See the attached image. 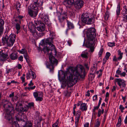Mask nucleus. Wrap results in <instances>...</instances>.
Returning a JSON list of instances; mask_svg holds the SVG:
<instances>
[{"label":"nucleus","instance_id":"obj_2","mask_svg":"<svg viewBox=\"0 0 127 127\" xmlns=\"http://www.w3.org/2000/svg\"><path fill=\"white\" fill-rule=\"evenodd\" d=\"M41 17V21L43 23L40 21H36L35 23V27L37 29L39 32H42L44 31L45 29L44 24L49 25L50 22L49 19V16L45 13H43L40 14Z\"/></svg>","mask_w":127,"mask_h":127},{"label":"nucleus","instance_id":"obj_51","mask_svg":"<svg viewBox=\"0 0 127 127\" xmlns=\"http://www.w3.org/2000/svg\"><path fill=\"white\" fill-rule=\"evenodd\" d=\"M118 60V58H117L116 56L115 55L113 56V60L114 61L116 62Z\"/></svg>","mask_w":127,"mask_h":127},{"label":"nucleus","instance_id":"obj_59","mask_svg":"<svg viewBox=\"0 0 127 127\" xmlns=\"http://www.w3.org/2000/svg\"><path fill=\"white\" fill-rule=\"evenodd\" d=\"M121 73V71L119 70H117L116 71V73L120 75Z\"/></svg>","mask_w":127,"mask_h":127},{"label":"nucleus","instance_id":"obj_63","mask_svg":"<svg viewBox=\"0 0 127 127\" xmlns=\"http://www.w3.org/2000/svg\"><path fill=\"white\" fill-rule=\"evenodd\" d=\"M33 85V84L32 83V80H31L30 81V83L28 85L29 86H31Z\"/></svg>","mask_w":127,"mask_h":127},{"label":"nucleus","instance_id":"obj_31","mask_svg":"<svg viewBox=\"0 0 127 127\" xmlns=\"http://www.w3.org/2000/svg\"><path fill=\"white\" fill-rule=\"evenodd\" d=\"M101 108L102 109V110L100 109H99L98 110L97 114V116L98 117H100L101 114H102L104 113V110L102 108V107H101Z\"/></svg>","mask_w":127,"mask_h":127},{"label":"nucleus","instance_id":"obj_26","mask_svg":"<svg viewBox=\"0 0 127 127\" xmlns=\"http://www.w3.org/2000/svg\"><path fill=\"white\" fill-rule=\"evenodd\" d=\"M66 22L67 23L68 27L69 29H72L74 28V25L72 23L68 21L67 20H66Z\"/></svg>","mask_w":127,"mask_h":127},{"label":"nucleus","instance_id":"obj_20","mask_svg":"<svg viewBox=\"0 0 127 127\" xmlns=\"http://www.w3.org/2000/svg\"><path fill=\"white\" fill-rule=\"evenodd\" d=\"M54 38L52 37L51 38H48L46 39L45 43V44H46V46L47 45H49L51 43H53V39Z\"/></svg>","mask_w":127,"mask_h":127},{"label":"nucleus","instance_id":"obj_29","mask_svg":"<svg viewBox=\"0 0 127 127\" xmlns=\"http://www.w3.org/2000/svg\"><path fill=\"white\" fill-rule=\"evenodd\" d=\"M23 127H33L32 124L30 122L27 123Z\"/></svg>","mask_w":127,"mask_h":127},{"label":"nucleus","instance_id":"obj_8","mask_svg":"<svg viewBox=\"0 0 127 127\" xmlns=\"http://www.w3.org/2000/svg\"><path fill=\"white\" fill-rule=\"evenodd\" d=\"M41 43V46L43 47V50L45 53L46 52H48L50 50H52L55 49V46L52 44V43H51L49 45V46L48 47L47 46H46V44H45V41L44 40H42Z\"/></svg>","mask_w":127,"mask_h":127},{"label":"nucleus","instance_id":"obj_50","mask_svg":"<svg viewBox=\"0 0 127 127\" xmlns=\"http://www.w3.org/2000/svg\"><path fill=\"white\" fill-rule=\"evenodd\" d=\"M53 127H59L58 126V121L57 122L53 124Z\"/></svg>","mask_w":127,"mask_h":127},{"label":"nucleus","instance_id":"obj_42","mask_svg":"<svg viewBox=\"0 0 127 127\" xmlns=\"http://www.w3.org/2000/svg\"><path fill=\"white\" fill-rule=\"evenodd\" d=\"M31 75V73L30 71L29 72L27 73L26 74V77L27 79H28L30 78V76Z\"/></svg>","mask_w":127,"mask_h":127},{"label":"nucleus","instance_id":"obj_46","mask_svg":"<svg viewBox=\"0 0 127 127\" xmlns=\"http://www.w3.org/2000/svg\"><path fill=\"white\" fill-rule=\"evenodd\" d=\"M115 43L114 42H109L108 43V45L109 46L112 47L115 46Z\"/></svg>","mask_w":127,"mask_h":127},{"label":"nucleus","instance_id":"obj_36","mask_svg":"<svg viewBox=\"0 0 127 127\" xmlns=\"http://www.w3.org/2000/svg\"><path fill=\"white\" fill-rule=\"evenodd\" d=\"M34 104L33 102H32L29 103L28 105H27L28 106L29 108H32L33 107Z\"/></svg>","mask_w":127,"mask_h":127},{"label":"nucleus","instance_id":"obj_19","mask_svg":"<svg viewBox=\"0 0 127 127\" xmlns=\"http://www.w3.org/2000/svg\"><path fill=\"white\" fill-rule=\"evenodd\" d=\"M7 54H3L0 57V63H3V61H5L8 58Z\"/></svg>","mask_w":127,"mask_h":127},{"label":"nucleus","instance_id":"obj_5","mask_svg":"<svg viewBox=\"0 0 127 127\" xmlns=\"http://www.w3.org/2000/svg\"><path fill=\"white\" fill-rule=\"evenodd\" d=\"M70 72L71 73L67 76V79L68 81L71 83H76L77 81V79L78 77L80 76L81 78H83V76H82L79 74L77 70L71 69L70 71Z\"/></svg>","mask_w":127,"mask_h":127},{"label":"nucleus","instance_id":"obj_38","mask_svg":"<svg viewBox=\"0 0 127 127\" xmlns=\"http://www.w3.org/2000/svg\"><path fill=\"white\" fill-rule=\"evenodd\" d=\"M24 56L27 62H29V56L28 55L27 53L24 55Z\"/></svg>","mask_w":127,"mask_h":127},{"label":"nucleus","instance_id":"obj_52","mask_svg":"<svg viewBox=\"0 0 127 127\" xmlns=\"http://www.w3.org/2000/svg\"><path fill=\"white\" fill-rule=\"evenodd\" d=\"M91 46L89 47H90V50L91 52H93L94 51V47H91V46H92V45Z\"/></svg>","mask_w":127,"mask_h":127},{"label":"nucleus","instance_id":"obj_9","mask_svg":"<svg viewBox=\"0 0 127 127\" xmlns=\"http://www.w3.org/2000/svg\"><path fill=\"white\" fill-rule=\"evenodd\" d=\"M16 119L19 122L22 121L25 123L27 121V117L26 115L21 112L18 113L17 116H15Z\"/></svg>","mask_w":127,"mask_h":127},{"label":"nucleus","instance_id":"obj_23","mask_svg":"<svg viewBox=\"0 0 127 127\" xmlns=\"http://www.w3.org/2000/svg\"><path fill=\"white\" fill-rule=\"evenodd\" d=\"M17 53H12L10 55V58L12 60H14L16 59L18 57Z\"/></svg>","mask_w":127,"mask_h":127},{"label":"nucleus","instance_id":"obj_13","mask_svg":"<svg viewBox=\"0 0 127 127\" xmlns=\"http://www.w3.org/2000/svg\"><path fill=\"white\" fill-rule=\"evenodd\" d=\"M84 3V2L82 1H77L74 4L75 7L77 9H79L82 7Z\"/></svg>","mask_w":127,"mask_h":127},{"label":"nucleus","instance_id":"obj_17","mask_svg":"<svg viewBox=\"0 0 127 127\" xmlns=\"http://www.w3.org/2000/svg\"><path fill=\"white\" fill-rule=\"evenodd\" d=\"M49 58L50 62L53 65L57 64V60L55 59L52 55L51 54L49 56Z\"/></svg>","mask_w":127,"mask_h":127},{"label":"nucleus","instance_id":"obj_24","mask_svg":"<svg viewBox=\"0 0 127 127\" xmlns=\"http://www.w3.org/2000/svg\"><path fill=\"white\" fill-rule=\"evenodd\" d=\"M118 60H121L123 57V53H122L120 50H119L118 51Z\"/></svg>","mask_w":127,"mask_h":127},{"label":"nucleus","instance_id":"obj_43","mask_svg":"<svg viewBox=\"0 0 127 127\" xmlns=\"http://www.w3.org/2000/svg\"><path fill=\"white\" fill-rule=\"evenodd\" d=\"M103 49L102 47L100 48L99 51L98 53V56L99 57H100L103 53Z\"/></svg>","mask_w":127,"mask_h":127},{"label":"nucleus","instance_id":"obj_45","mask_svg":"<svg viewBox=\"0 0 127 127\" xmlns=\"http://www.w3.org/2000/svg\"><path fill=\"white\" fill-rule=\"evenodd\" d=\"M111 54L109 52H107L106 53V55L105 56V58L107 60H108L109 58V57L110 56Z\"/></svg>","mask_w":127,"mask_h":127},{"label":"nucleus","instance_id":"obj_57","mask_svg":"<svg viewBox=\"0 0 127 127\" xmlns=\"http://www.w3.org/2000/svg\"><path fill=\"white\" fill-rule=\"evenodd\" d=\"M126 75V73L124 72H122V73H121L120 74V75L121 76H125Z\"/></svg>","mask_w":127,"mask_h":127},{"label":"nucleus","instance_id":"obj_15","mask_svg":"<svg viewBox=\"0 0 127 127\" xmlns=\"http://www.w3.org/2000/svg\"><path fill=\"white\" fill-rule=\"evenodd\" d=\"M122 15L124 20L126 21L127 20V8L126 6H125L123 8L122 11Z\"/></svg>","mask_w":127,"mask_h":127},{"label":"nucleus","instance_id":"obj_55","mask_svg":"<svg viewBox=\"0 0 127 127\" xmlns=\"http://www.w3.org/2000/svg\"><path fill=\"white\" fill-rule=\"evenodd\" d=\"M23 57L22 56H20L19 58V60L20 61H21L22 62L23 61Z\"/></svg>","mask_w":127,"mask_h":127},{"label":"nucleus","instance_id":"obj_21","mask_svg":"<svg viewBox=\"0 0 127 127\" xmlns=\"http://www.w3.org/2000/svg\"><path fill=\"white\" fill-rule=\"evenodd\" d=\"M87 106H86V104L84 103L81 104L80 106V109L82 111H86L87 109Z\"/></svg>","mask_w":127,"mask_h":127},{"label":"nucleus","instance_id":"obj_3","mask_svg":"<svg viewBox=\"0 0 127 127\" xmlns=\"http://www.w3.org/2000/svg\"><path fill=\"white\" fill-rule=\"evenodd\" d=\"M3 107L4 111L6 112V118L9 121L12 122V115L14 113V109L13 105L10 102L6 100L4 102Z\"/></svg>","mask_w":127,"mask_h":127},{"label":"nucleus","instance_id":"obj_12","mask_svg":"<svg viewBox=\"0 0 127 127\" xmlns=\"http://www.w3.org/2000/svg\"><path fill=\"white\" fill-rule=\"evenodd\" d=\"M115 81L117 83L120 88H125L126 87V82L123 79H122L120 78H116Z\"/></svg>","mask_w":127,"mask_h":127},{"label":"nucleus","instance_id":"obj_11","mask_svg":"<svg viewBox=\"0 0 127 127\" xmlns=\"http://www.w3.org/2000/svg\"><path fill=\"white\" fill-rule=\"evenodd\" d=\"M33 95L36 101H42L43 100V93L41 92H34Z\"/></svg>","mask_w":127,"mask_h":127},{"label":"nucleus","instance_id":"obj_28","mask_svg":"<svg viewBox=\"0 0 127 127\" xmlns=\"http://www.w3.org/2000/svg\"><path fill=\"white\" fill-rule=\"evenodd\" d=\"M19 52L20 53L23 54L24 55L27 53V50L25 48L22 49L21 50H19Z\"/></svg>","mask_w":127,"mask_h":127},{"label":"nucleus","instance_id":"obj_35","mask_svg":"<svg viewBox=\"0 0 127 127\" xmlns=\"http://www.w3.org/2000/svg\"><path fill=\"white\" fill-rule=\"evenodd\" d=\"M109 12L107 11L104 15V18L105 20H108V19L109 16Z\"/></svg>","mask_w":127,"mask_h":127},{"label":"nucleus","instance_id":"obj_58","mask_svg":"<svg viewBox=\"0 0 127 127\" xmlns=\"http://www.w3.org/2000/svg\"><path fill=\"white\" fill-rule=\"evenodd\" d=\"M35 88V86H33L32 87H28V89L29 90H30V89H31L32 90H33V89H34Z\"/></svg>","mask_w":127,"mask_h":127},{"label":"nucleus","instance_id":"obj_39","mask_svg":"<svg viewBox=\"0 0 127 127\" xmlns=\"http://www.w3.org/2000/svg\"><path fill=\"white\" fill-rule=\"evenodd\" d=\"M20 3L19 2H17L16 6V8L18 11L19 10V8L20 7Z\"/></svg>","mask_w":127,"mask_h":127},{"label":"nucleus","instance_id":"obj_37","mask_svg":"<svg viewBox=\"0 0 127 127\" xmlns=\"http://www.w3.org/2000/svg\"><path fill=\"white\" fill-rule=\"evenodd\" d=\"M80 118V117L76 116V120L75 121V124L76 126L78 125L79 120Z\"/></svg>","mask_w":127,"mask_h":127},{"label":"nucleus","instance_id":"obj_40","mask_svg":"<svg viewBox=\"0 0 127 127\" xmlns=\"http://www.w3.org/2000/svg\"><path fill=\"white\" fill-rule=\"evenodd\" d=\"M30 72L31 73V74L32 76V78L35 79V78H36V76L35 73L32 71H31Z\"/></svg>","mask_w":127,"mask_h":127},{"label":"nucleus","instance_id":"obj_56","mask_svg":"<svg viewBox=\"0 0 127 127\" xmlns=\"http://www.w3.org/2000/svg\"><path fill=\"white\" fill-rule=\"evenodd\" d=\"M80 68L81 71L82 72H83V74H84L85 72V70L84 68L83 67H81Z\"/></svg>","mask_w":127,"mask_h":127},{"label":"nucleus","instance_id":"obj_49","mask_svg":"<svg viewBox=\"0 0 127 127\" xmlns=\"http://www.w3.org/2000/svg\"><path fill=\"white\" fill-rule=\"evenodd\" d=\"M50 35L51 36H53L55 35V33L54 31H50Z\"/></svg>","mask_w":127,"mask_h":127},{"label":"nucleus","instance_id":"obj_18","mask_svg":"<svg viewBox=\"0 0 127 127\" xmlns=\"http://www.w3.org/2000/svg\"><path fill=\"white\" fill-rule=\"evenodd\" d=\"M17 105L16 104L15 107L16 110L17 111H22L23 112L26 111L28 110L29 109L28 106L26 105L25 106V107L23 108L21 110L20 108V107H18Z\"/></svg>","mask_w":127,"mask_h":127},{"label":"nucleus","instance_id":"obj_27","mask_svg":"<svg viewBox=\"0 0 127 127\" xmlns=\"http://www.w3.org/2000/svg\"><path fill=\"white\" fill-rule=\"evenodd\" d=\"M120 5L119 4H118L117 6V9L116 10V15L118 17L120 14Z\"/></svg>","mask_w":127,"mask_h":127},{"label":"nucleus","instance_id":"obj_61","mask_svg":"<svg viewBox=\"0 0 127 127\" xmlns=\"http://www.w3.org/2000/svg\"><path fill=\"white\" fill-rule=\"evenodd\" d=\"M124 122L125 124H127V115L125 117V119L124 120Z\"/></svg>","mask_w":127,"mask_h":127},{"label":"nucleus","instance_id":"obj_4","mask_svg":"<svg viewBox=\"0 0 127 127\" xmlns=\"http://www.w3.org/2000/svg\"><path fill=\"white\" fill-rule=\"evenodd\" d=\"M16 35L14 34L11 33L9 36L6 35L5 37H2V42L3 44H6L8 46H12L16 39Z\"/></svg>","mask_w":127,"mask_h":127},{"label":"nucleus","instance_id":"obj_14","mask_svg":"<svg viewBox=\"0 0 127 127\" xmlns=\"http://www.w3.org/2000/svg\"><path fill=\"white\" fill-rule=\"evenodd\" d=\"M43 0H33V3L31 4L33 5H35L37 7L42 5Z\"/></svg>","mask_w":127,"mask_h":127},{"label":"nucleus","instance_id":"obj_6","mask_svg":"<svg viewBox=\"0 0 127 127\" xmlns=\"http://www.w3.org/2000/svg\"><path fill=\"white\" fill-rule=\"evenodd\" d=\"M90 15L87 13H83L82 15L81 20L83 23L87 24H91L94 22L95 18L93 17L90 18Z\"/></svg>","mask_w":127,"mask_h":127},{"label":"nucleus","instance_id":"obj_53","mask_svg":"<svg viewBox=\"0 0 127 127\" xmlns=\"http://www.w3.org/2000/svg\"><path fill=\"white\" fill-rule=\"evenodd\" d=\"M97 95H95L93 97V99L94 101L97 100Z\"/></svg>","mask_w":127,"mask_h":127},{"label":"nucleus","instance_id":"obj_16","mask_svg":"<svg viewBox=\"0 0 127 127\" xmlns=\"http://www.w3.org/2000/svg\"><path fill=\"white\" fill-rule=\"evenodd\" d=\"M58 77L60 79L61 78L64 79L65 78L66 74L62 70H60L58 72Z\"/></svg>","mask_w":127,"mask_h":127},{"label":"nucleus","instance_id":"obj_25","mask_svg":"<svg viewBox=\"0 0 127 127\" xmlns=\"http://www.w3.org/2000/svg\"><path fill=\"white\" fill-rule=\"evenodd\" d=\"M122 121L121 117V116L119 117L118 122L116 124V127H119L121 125V122Z\"/></svg>","mask_w":127,"mask_h":127},{"label":"nucleus","instance_id":"obj_1","mask_svg":"<svg viewBox=\"0 0 127 127\" xmlns=\"http://www.w3.org/2000/svg\"><path fill=\"white\" fill-rule=\"evenodd\" d=\"M84 31L87 38L86 46V47H89L95 43L97 40V39L95 38L96 30L94 28H92L85 29Z\"/></svg>","mask_w":127,"mask_h":127},{"label":"nucleus","instance_id":"obj_41","mask_svg":"<svg viewBox=\"0 0 127 127\" xmlns=\"http://www.w3.org/2000/svg\"><path fill=\"white\" fill-rule=\"evenodd\" d=\"M96 121L95 127H99L100 125V122L98 119H97Z\"/></svg>","mask_w":127,"mask_h":127},{"label":"nucleus","instance_id":"obj_7","mask_svg":"<svg viewBox=\"0 0 127 127\" xmlns=\"http://www.w3.org/2000/svg\"><path fill=\"white\" fill-rule=\"evenodd\" d=\"M38 8L35 5L31 4L28 7V11L30 16L32 17H35L38 13Z\"/></svg>","mask_w":127,"mask_h":127},{"label":"nucleus","instance_id":"obj_54","mask_svg":"<svg viewBox=\"0 0 127 127\" xmlns=\"http://www.w3.org/2000/svg\"><path fill=\"white\" fill-rule=\"evenodd\" d=\"M3 28H0V36L2 34Z\"/></svg>","mask_w":127,"mask_h":127},{"label":"nucleus","instance_id":"obj_60","mask_svg":"<svg viewBox=\"0 0 127 127\" xmlns=\"http://www.w3.org/2000/svg\"><path fill=\"white\" fill-rule=\"evenodd\" d=\"M89 91L88 90L87 91L86 93V96H89L90 95V93H89Z\"/></svg>","mask_w":127,"mask_h":127},{"label":"nucleus","instance_id":"obj_10","mask_svg":"<svg viewBox=\"0 0 127 127\" xmlns=\"http://www.w3.org/2000/svg\"><path fill=\"white\" fill-rule=\"evenodd\" d=\"M57 16L58 18V20L60 23H64L65 20H66L67 18V13L65 12L62 14H61L60 12H57Z\"/></svg>","mask_w":127,"mask_h":127},{"label":"nucleus","instance_id":"obj_22","mask_svg":"<svg viewBox=\"0 0 127 127\" xmlns=\"http://www.w3.org/2000/svg\"><path fill=\"white\" fill-rule=\"evenodd\" d=\"M88 53L86 51H83L81 54V56L82 57L85 58L88 57Z\"/></svg>","mask_w":127,"mask_h":127},{"label":"nucleus","instance_id":"obj_62","mask_svg":"<svg viewBox=\"0 0 127 127\" xmlns=\"http://www.w3.org/2000/svg\"><path fill=\"white\" fill-rule=\"evenodd\" d=\"M84 127H89V123H86L84 125Z\"/></svg>","mask_w":127,"mask_h":127},{"label":"nucleus","instance_id":"obj_34","mask_svg":"<svg viewBox=\"0 0 127 127\" xmlns=\"http://www.w3.org/2000/svg\"><path fill=\"white\" fill-rule=\"evenodd\" d=\"M71 92L68 91L66 90L64 92V94L65 96H69L71 94Z\"/></svg>","mask_w":127,"mask_h":127},{"label":"nucleus","instance_id":"obj_30","mask_svg":"<svg viewBox=\"0 0 127 127\" xmlns=\"http://www.w3.org/2000/svg\"><path fill=\"white\" fill-rule=\"evenodd\" d=\"M28 28L30 30L35 28L32 22H30L28 24Z\"/></svg>","mask_w":127,"mask_h":127},{"label":"nucleus","instance_id":"obj_32","mask_svg":"<svg viewBox=\"0 0 127 127\" xmlns=\"http://www.w3.org/2000/svg\"><path fill=\"white\" fill-rule=\"evenodd\" d=\"M4 20L1 19H0V28L4 29Z\"/></svg>","mask_w":127,"mask_h":127},{"label":"nucleus","instance_id":"obj_48","mask_svg":"<svg viewBox=\"0 0 127 127\" xmlns=\"http://www.w3.org/2000/svg\"><path fill=\"white\" fill-rule=\"evenodd\" d=\"M81 111L79 110H78L76 112V116L80 117V116L81 115Z\"/></svg>","mask_w":127,"mask_h":127},{"label":"nucleus","instance_id":"obj_44","mask_svg":"<svg viewBox=\"0 0 127 127\" xmlns=\"http://www.w3.org/2000/svg\"><path fill=\"white\" fill-rule=\"evenodd\" d=\"M119 109L121 110V112L123 113L124 112L123 110L125 109V108L123 106V105H121L119 106Z\"/></svg>","mask_w":127,"mask_h":127},{"label":"nucleus","instance_id":"obj_47","mask_svg":"<svg viewBox=\"0 0 127 127\" xmlns=\"http://www.w3.org/2000/svg\"><path fill=\"white\" fill-rule=\"evenodd\" d=\"M16 29L17 30H19L20 29V25L18 23L16 24L15 26Z\"/></svg>","mask_w":127,"mask_h":127},{"label":"nucleus","instance_id":"obj_64","mask_svg":"<svg viewBox=\"0 0 127 127\" xmlns=\"http://www.w3.org/2000/svg\"><path fill=\"white\" fill-rule=\"evenodd\" d=\"M25 77H21V79L23 82H25Z\"/></svg>","mask_w":127,"mask_h":127},{"label":"nucleus","instance_id":"obj_33","mask_svg":"<svg viewBox=\"0 0 127 127\" xmlns=\"http://www.w3.org/2000/svg\"><path fill=\"white\" fill-rule=\"evenodd\" d=\"M30 32L32 33V35H34L35 34H37L35 28L32 29V30H30Z\"/></svg>","mask_w":127,"mask_h":127}]
</instances>
